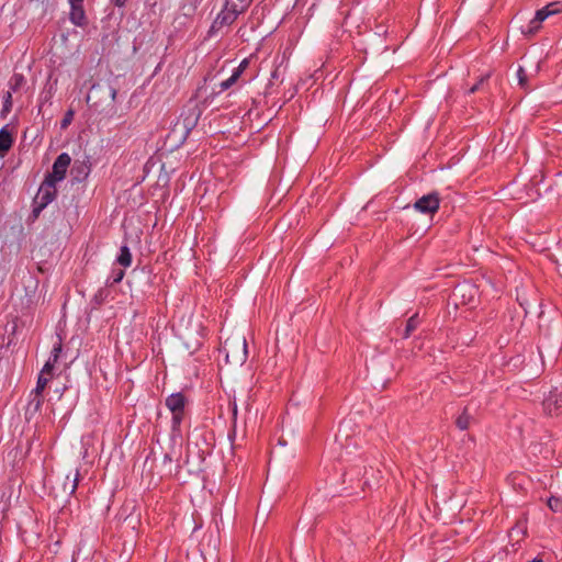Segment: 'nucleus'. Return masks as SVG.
Segmentation results:
<instances>
[{"label": "nucleus", "mask_w": 562, "mask_h": 562, "mask_svg": "<svg viewBox=\"0 0 562 562\" xmlns=\"http://www.w3.org/2000/svg\"><path fill=\"white\" fill-rule=\"evenodd\" d=\"M225 355L226 363L241 366L247 359V342L243 335L236 334L228 337L221 350Z\"/></svg>", "instance_id": "f257e3e1"}, {"label": "nucleus", "mask_w": 562, "mask_h": 562, "mask_svg": "<svg viewBox=\"0 0 562 562\" xmlns=\"http://www.w3.org/2000/svg\"><path fill=\"white\" fill-rule=\"evenodd\" d=\"M116 97V90L109 85H93L89 94L87 95V102L90 106L99 110L102 106V101L112 104Z\"/></svg>", "instance_id": "f03ea898"}, {"label": "nucleus", "mask_w": 562, "mask_h": 562, "mask_svg": "<svg viewBox=\"0 0 562 562\" xmlns=\"http://www.w3.org/2000/svg\"><path fill=\"white\" fill-rule=\"evenodd\" d=\"M241 13V11L226 2L224 9L217 14L215 20L213 21L209 34L211 36L215 35L216 33L221 32L224 27L229 26Z\"/></svg>", "instance_id": "7ed1b4c3"}, {"label": "nucleus", "mask_w": 562, "mask_h": 562, "mask_svg": "<svg viewBox=\"0 0 562 562\" xmlns=\"http://www.w3.org/2000/svg\"><path fill=\"white\" fill-rule=\"evenodd\" d=\"M52 370L53 364L50 363V361H47L38 375L36 387L33 391L34 397L30 402V405H32L35 411H37L42 405V392L44 391L48 383L47 375H50Z\"/></svg>", "instance_id": "20e7f679"}, {"label": "nucleus", "mask_w": 562, "mask_h": 562, "mask_svg": "<svg viewBox=\"0 0 562 562\" xmlns=\"http://www.w3.org/2000/svg\"><path fill=\"white\" fill-rule=\"evenodd\" d=\"M186 405V397L182 393H173L166 398V406L172 413V425L177 427L180 425L183 417V409Z\"/></svg>", "instance_id": "39448f33"}, {"label": "nucleus", "mask_w": 562, "mask_h": 562, "mask_svg": "<svg viewBox=\"0 0 562 562\" xmlns=\"http://www.w3.org/2000/svg\"><path fill=\"white\" fill-rule=\"evenodd\" d=\"M71 158L67 153L60 154L53 165L52 172L46 177L47 180H50L53 182L61 181L65 176L66 171L70 165Z\"/></svg>", "instance_id": "423d86ee"}, {"label": "nucleus", "mask_w": 562, "mask_h": 562, "mask_svg": "<svg viewBox=\"0 0 562 562\" xmlns=\"http://www.w3.org/2000/svg\"><path fill=\"white\" fill-rule=\"evenodd\" d=\"M55 182L45 179L37 193V199L41 201V206L43 207L52 202L55 198Z\"/></svg>", "instance_id": "0eeeda50"}, {"label": "nucleus", "mask_w": 562, "mask_h": 562, "mask_svg": "<svg viewBox=\"0 0 562 562\" xmlns=\"http://www.w3.org/2000/svg\"><path fill=\"white\" fill-rule=\"evenodd\" d=\"M562 406V394L550 392L549 396L543 401V408L549 415L558 414V409Z\"/></svg>", "instance_id": "6e6552de"}, {"label": "nucleus", "mask_w": 562, "mask_h": 562, "mask_svg": "<svg viewBox=\"0 0 562 562\" xmlns=\"http://www.w3.org/2000/svg\"><path fill=\"white\" fill-rule=\"evenodd\" d=\"M440 204V198L437 192H431L424 195V214H434L438 211Z\"/></svg>", "instance_id": "1a4fd4ad"}, {"label": "nucleus", "mask_w": 562, "mask_h": 562, "mask_svg": "<svg viewBox=\"0 0 562 562\" xmlns=\"http://www.w3.org/2000/svg\"><path fill=\"white\" fill-rule=\"evenodd\" d=\"M70 8H71L70 15H69L70 21L75 25H78V26L83 25L86 15H85V10H83L82 3L70 4Z\"/></svg>", "instance_id": "9d476101"}, {"label": "nucleus", "mask_w": 562, "mask_h": 562, "mask_svg": "<svg viewBox=\"0 0 562 562\" xmlns=\"http://www.w3.org/2000/svg\"><path fill=\"white\" fill-rule=\"evenodd\" d=\"M13 143L11 133L7 127L0 130V157H4Z\"/></svg>", "instance_id": "9b49d317"}, {"label": "nucleus", "mask_w": 562, "mask_h": 562, "mask_svg": "<svg viewBox=\"0 0 562 562\" xmlns=\"http://www.w3.org/2000/svg\"><path fill=\"white\" fill-rule=\"evenodd\" d=\"M560 12V5L559 3H550L542 9L537 10L533 18L537 19V21L543 22L548 16L557 14Z\"/></svg>", "instance_id": "f8f14e48"}, {"label": "nucleus", "mask_w": 562, "mask_h": 562, "mask_svg": "<svg viewBox=\"0 0 562 562\" xmlns=\"http://www.w3.org/2000/svg\"><path fill=\"white\" fill-rule=\"evenodd\" d=\"M78 481H79V471L78 470L75 471L72 476L70 474H68L66 476V481L64 483V492L67 495L74 494L78 486Z\"/></svg>", "instance_id": "ddd939ff"}, {"label": "nucleus", "mask_w": 562, "mask_h": 562, "mask_svg": "<svg viewBox=\"0 0 562 562\" xmlns=\"http://www.w3.org/2000/svg\"><path fill=\"white\" fill-rule=\"evenodd\" d=\"M472 419V416L468 414V408H464V411L458 416L456 425L460 430H467L470 427Z\"/></svg>", "instance_id": "4468645a"}, {"label": "nucleus", "mask_w": 562, "mask_h": 562, "mask_svg": "<svg viewBox=\"0 0 562 562\" xmlns=\"http://www.w3.org/2000/svg\"><path fill=\"white\" fill-rule=\"evenodd\" d=\"M116 261L123 267H130L132 263V254L127 246H122L120 249V255L117 256Z\"/></svg>", "instance_id": "2eb2a0df"}, {"label": "nucleus", "mask_w": 562, "mask_h": 562, "mask_svg": "<svg viewBox=\"0 0 562 562\" xmlns=\"http://www.w3.org/2000/svg\"><path fill=\"white\" fill-rule=\"evenodd\" d=\"M420 325V318L417 313H415L408 321L404 330V337L407 338L409 335L418 328Z\"/></svg>", "instance_id": "dca6fc26"}, {"label": "nucleus", "mask_w": 562, "mask_h": 562, "mask_svg": "<svg viewBox=\"0 0 562 562\" xmlns=\"http://www.w3.org/2000/svg\"><path fill=\"white\" fill-rule=\"evenodd\" d=\"M25 82L24 76L21 74H14L9 81L11 92L18 91Z\"/></svg>", "instance_id": "f3484780"}, {"label": "nucleus", "mask_w": 562, "mask_h": 562, "mask_svg": "<svg viewBox=\"0 0 562 562\" xmlns=\"http://www.w3.org/2000/svg\"><path fill=\"white\" fill-rule=\"evenodd\" d=\"M541 23L542 22L537 21V19L533 18L532 20L529 21L527 26L522 27L521 31L525 35H535L541 27Z\"/></svg>", "instance_id": "a211bd4d"}, {"label": "nucleus", "mask_w": 562, "mask_h": 562, "mask_svg": "<svg viewBox=\"0 0 562 562\" xmlns=\"http://www.w3.org/2000/svg\"><path fill=\"white\" fill-rule=\"evenodd\" d=\"M517 78H518V85L520 86V88H522L524 90H527L528 89V76H527L526 70L521 66H519L517 69Z\"/></svg>", "instance_id": "6ab92c4d"}, {"label": "nucleus", "mask_w": 562, "mask_h": 562, "mask_svg": "<svg viewBox=\"0 0 562 562\" xmlns=\"http://www.w3.org/2000/svg\"><path fill=\"white\" fill-rule=\"evenodd\" d=\"M548 507L554 513L561 512L562 510V498L558 497V496L549 497Z\"/></svg>", "instance_id": "aec40b11"}, {"label": "nucleus", "mask_w": 562, "mask_h": 562, "mask_svg": "<svg viewBox=\"0 0 562 562\" xmlns=\"http://www.w3.org/2000/svg\"><path fill=\"white\" fill-rule=\"evenodd\" d=\"M252 0H226V2L239 11L244 12L250 5Z\"/></svg>", "instance_id": "412c9836"}, {"label": "nucleus", "mask_w": 562, "mask_h": 562, "mask_svg": "<svg viewBox=\"0 0 562 562\" xmlns=\"http://www.w3.org/2000/svg\"><path fill=\"white\" fill-rule=\"evenodd\" d=\"M238 80V72H233L232 76L220 83L221 91L229 89Z\"/></svg>", "instance_id": "4be33fe9"}, {"label": "nucleus", "mask_w": 562, "mask_h": 562, "mask_svg": "<svg viewBox=\"0 0 562 562\" xmlns=\"http://www.w3.org/2000/svg\"><path fill=\"white\" fill-rule=\"evenodd\" d=\"M12 93L11 91H8L5 95L3 97V109L2 113H9L12 109Z\"/></svg>", "instance_id": "5701e85b"}, {"label": "nucleus", "mask_w": 562, "mask_h": 562, "mask_svg": "<svg viewBox=\"0 0 562 562\" xmlns=\"http://www.w3.org/2000/svg\"><path fill=\"white\" fill-rule=\"evenodd\" d=\"M488 77H490V75L481 77L480 80L470 88L469 93L471 94L476 91H480L482 89L483 85L487 81Z\"/></svg>", "instance_id": "b1692460"}, {"label": "nucleus", "mask_w": 562, "mask_h": 562, "mask_svg": "<svg viewBox=\"0 0 562 562\" xmlns=\"http://www.w3.org/2000/svg\"><path fill=\"white\" fill-rule=\"evenodd\" d=\"M72 119H74V111L72 110L67 111L64 119L60 122V127L67 128L68 125L71 123Z\"/></svg>", "instance_id": "393cba45"}, {"label": "nucleus", "mask_w": 562, "mask_h": 562, "mask_svg": "<svg viewBox=\"0 0 562 562\" xmlns=\"http://www.w3.org/2000/svg\"><path fill=\"white\" fill-rule=\"evenodd\" d=\"M61 352V345L58 344L53 348L52 356L48 361L54 366V363L57 361L59 353Z\"/></svg>", "instance_id": "a878e982"}, {"label": "nucleus", "mask_w": 562, "mask_h": 562, "mask_svg": "<svg viewBox=\"0 0 562 562\" xmlns=\"http://www.w3.org/2000/svg\"><path fill=\"white\" fill-rule=\"evenodd\" d=\"M249 65V61L247 58L243 59L240 61V64L238 65L237 68L234 69L233 72H238V78L240 77V75L245 71V69L248 67Z\"/></svg>", "instance_id": "bb28decb"}, {"label": "nucleus", "mask_w": 562, "mask_h": 562, "mask_svg": "<svg viewBox=\"0 0 562 562\" xmlns=\"http://www.w3.org/2000/svg\"><path fill=\"white\" fill-rule=\"evenodd\" d=\"M124 277V271L122 269L114 270L112 273V283H119Z\"/></svg>", "instance_id": "cd10ccee"}, {"label": "nucleus", "mask_w": 562, "mask_h": 562, "mask_svg": "<svg viewBox=\"0 0 562 562\" xmlns=\"http://www.w3.org/2000/svg\"><path fill=\"white\" fill-rule=\"evenodd\" d=\"M465 288H469L470 291H474V289L470 285H458L454 291H453V295L457 296L459 294H461L462 296L464 295V290Z\"/></svg>", "instance_id": "c85d7f7f"}, {"label": "nucleus", "mask_w": 562, "mask_h": 562, "mask_svg": "<svg viewBox=\"0 0 562 562\" xmlns=\"http://www.w3.org/2000/svg\"><path fill=\"white\" fill-rule=\"evenodd\" d=\"M414 207L417 211H422V198L417 199L414 203Z\"/></svg>", "instance_id": "c756f323"}, {"label": "nucleus", "mask_w": 562, "mask_h": 562, "mask_svg": "<svg viewBox=\"0 0 562 562\" xmlns=\"http://www.w3.org/2000/svg\"><path fill=\"white\" fill-rule=\"evenodd\" d=\"M126 1L127 0H115V5L116 7H123V5H125Z\"/></svg>", "instance_id": "7c9ffc66"}, {"label": "nucleus", "mask_w": 562, "mask_h": 562, "mask_svg": "<svg viewBox=\"0 0 562 562\" xmlns=\"http://www.w3.org/2000/svg\"><path fill=\"white\" fill-rule=\"evenodd\" d=\"M233 415H234V417H236V415H237V404L235 401L233 403Z\"/></svg>", "instance_id": "2f4dec72"}, {"label": "nucleus", "mask_w": 562, "mask_h": 562, "mask_svg": "<svg viewBox=\"0 0 562 562\" xmlns=\"http://www.w3.org/2000/svg\"><path fill=\"white\" fill-rule=\"evenodd\" d=\"M164 460H165V462H167V461L171 462L172 458H171V456L169 453H166Z\"/></svg>", "instance_id": "473e14b6"}, {"label": "nucleus", "mask_w": 562, "mask_h": 562, "mask_svg": "<svg viewBox=\"0 0 562 562\" xmlns=\"http://www.w3.org/2000/svg\"><path fill=\"white\" fill-rule=\"evenodd\" d=\"M69 1V4H78V3H82L83 0H68Z\"/></svg>", "instance_id": "72a5a7b5"}, {"label": "nucleus", "mask_w": 562, "mask_h": 562, "mask_svg": "<svg viewBox=\"0 0 562 562\" xmlns=\"http://www.w3.org/2000/svg\"><path fill=\"white\" fill-rule=\"evenodd\" d=\"M529 562H543V560L539 557L535 558L532 561Z\"/></svg>", "instance_id": "f704fd0d"}, {"label": "nucleus", "mask_w": 562, "mask_h": 562, "mask_svg": "<svg viewBox=\"0 0 562 562\" xmlns=\"http://www.w3.org/2000/svg\"><path fill=\"white\" fill-rule=\"evenodd\" d=\"M443 74H445V70H442L440 74H437L436 77L438 78V77L442 76Z\"/></svg>", "instance_id": "c9c22d12"}]
</instances>
